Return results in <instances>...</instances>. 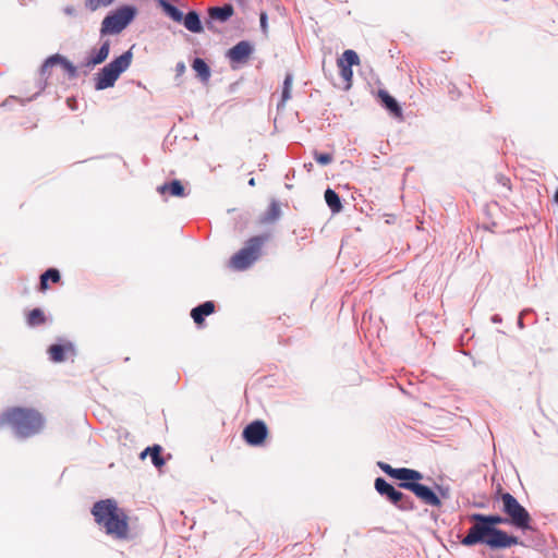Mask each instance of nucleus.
Wrapping results in <instances>:
<instances>
[{"mask_svg": "<svg viewBox=\"0 0 558 558\" xmlns=\"http://www.w3.org/2000/svg\"><path fill=\"white\" fill-rule=\"evenodd\" d=\"M472 526L468 534L461 539V544L466 547L476 544H485L490 548H508L519 544V538L508 535L505 531L490 527L485 521V514L472 513L469 515Z\"/></svg>", "mask_w": 558, "mask_h": 558, "instance_id": "1", "label": "nucleus"}, {"mask_svg": "<svg viewBox=\"0 0 558 558\" xmlns=\"http://www.w3.org/2000/svg\"><path fill=\"white\" fill-rule=\"evenodd\" d=\"M95 521L114 538H126L129 532L128 517L118 508L113 499L97 501L92 509Z\"/></svg>", "mask_w": 558, "mask_h": 558, "instance_id": "2", "label": "nucleus"}, {"mask_svg": "<svg viewBox=\"0 0 558 558\" xmlns=\"http://www.w3.org/2000/svg\"><path fill=\"white\" fill-rule=\"evenodd\" d=\"M5 424L12 427L17 437L27 438L43 428L44 418L35 410L13 408L0 415V427Z\"/></svg>", "mask_w": 558, "mask_h": 558, "instance_id": "3", "label": "nucleus"}, {"mask_svg": "<svg viewBox=\"0 0 558 558\" xmlns=\"http://www.w3.org/2000/svg\"><path fill=\"white\" fill-rule=\"evenodd\" d=\"M132 59L133 53L130 49L105 65L95 76V88L104 90L112 87L119 76L129 69Z\"/></svg>", "mask_w": 558, "mask_h": 558, "instance_id": "4", "label": "nucleus"}, {"mask_svg": "<svg viewBox=\"0 0 558 558\" xmlns=\"http://www.w3.org/2000/svg\"><path fill=\"white\" fill-rule=\"evenodd\" d=\"M268 235H257L248 239L245 245L230 259V267L235 270H245L260 256L263 245L268 241Z\"/></svg>", "mask_w": 558, "mask_h": 558, "instance_id": "5", "label": "nucleus"}, {"mask_svg": "<svg viewBox=\"0 0 558 558\" xmlns=\"http://www.w3.org/2000/svg\"><path fill=\"white\" fill-rule=\"evenodd\" d=\"M136 9L123 5L110 12L101 22L100 35H116L121 33L135 17Z\"/></svg>", "mask_w": 558, "mask_h": 558, "instance_id": "6", "label": "nucleus"}, {"mask_svg": "<svg viewBox=\"0 0 558 558\" xmlns=\"http://www.w3.org/2000/svg\"><path fill=\"white\" fill-rule=\"evenodd\" d=\"M500 499L502 512L507 515L509 523L519 530H530L531 515L529 511L510 493L501 494Z\"/></svg>", "mask_w": 558, "mask_h": 558, "instance_id": "7", "label": "nucleus"}, {"mask_svg": "<svg viewBox=\"0 0 558 558\" xmlns=\"http://www.w3.org/2000/svg\"><path fill=\"white\" fill-rule=\"evenodd\" d=\"M375 489L380 496H384L389 500L393 506H396L401 511H412L415 509L413 499L403 494L402 492L396 489L391 484H389L383 477H377L375 480Z\"/></svg>", "mask_w": 558, "mask_h": 558, "instance_id": "8", "label": "nucleus"}, {"mask_svg": "<svg viewBox=\"0 0 558 558\" xmlns=\"http://www.w3.org/2000/svg\"><path fill=\"white\" fill-rule=\"evenodd\" d=\"M401 488L412 492L425 505L430 507H440L441 500L439 496L429 487L416 482H402L399 484Z\"/></svg>", "mask_w": 558, "mask_h": 558, "instance_id": "9", "label": "nucleus"}, {"mask_svg": "<svg viewBox=\"0 0 558 558\" xmlns=\"http://www.w3.org/2000/svg\"><path fill=\"white\" fill-rule=\"evenodd\" d=\"M267 436L266 424L262 421H255L248 424L243 430V437L250 445H260Z\"/></svg>", "mask_w": 558, "mask_h": 558, "instance_id": "10", "label": "nucleus"}, {"mask_svg": "<svg viewBox=\"0 0 558 558\" xmlns=\"http://www.w3.org/2000/svg\"><path fill=\"white\" fill-rule=\"evenodd\" d=\"M110 52V41L105 40L99 49H93L88 57L85 59V61L82 63V66L92 70L96 65L101 64L105 62L109 56Z\"/></svg>", "mask_w": 558, "mask_h": 558, "instance_id": "11", "label": "nucleus"}, {"mask_svg": "<svg viewBox=\"0 0 558 558\" xmlns=\"http://www.w3.org/2000/svg\"><path fill=\"white\" fill-rule=\"evenodd\" d=\"M254 48L250 41L242 40L228 50L227 57L231 62L244 63L248 60Z\"/></svg>", "mask_w": 558, "mask_h": 558, "instance_id": "12", "label": "nucleus"}, {"mask_svg": "<svg viewBox=\"0 0 558 558\" xmlns=\"http://www.w3.org/2000/svg\"><path fill=\"white\" fill-rule=\"evenodd\" d=\"M56 64L62 65V68L68 72L70 77H75L77 75L76 66L60 54H53L46 59L40 69L41 75H46L48 70Z\"/></svg>", "mask_w": 558, "mask_h": 558, "instance_id": "13", "label": "nucleus"}, {"mask_svg": "<svg viewBox=\"0 0 558 558\" xmlns=\"http://www.w3.org/2000/svg\"><path fill=\"white\" fill-rule=\"evenodd\" d=\"M378 96L387 110L397 118L402 117V109L392 96H390L386 90H379Z\"/></svg>", "mask_w": 558, "mask_h": 558, "instance_id": "14", "label": "nucleus"}, {"mask_svg": "<svg viewBox=\"0 0 558 558\" xmlns=\"http://www.w3.org/2000/svg\"><path fill=\"white\" fill-rule=\"evenodd\" d=\"M182 22L185 28L192 33L199 34L203 32L199 15L195 11H190L186 15H183Z\"/></svg>", "mask_w": 558, "mask_h": 558, "instance_id": "15", "label": "nucleus"}, {"mask_svg": "<svg viewBox=\"0 0 558 558\" xmlns=\"http://www.w3.org/2000/svg\"><path fill=\"white\" fill-rule=\"evenodd\" d=\"M233 14V7L231 4H225L223 7H213L208 10V15L211 20L219 22H226Z\"/></svg>", "mask_w": 558, "mask_h": 558, "instance_id": "16", "label": "nucleus"}, {"mask_svg": "<svg viewBox=\"0 0 558 558\" xmlns=\"http://www.w3.org/2000/svg\"><path fill=\"white\" fill-rule=\"evenodd\" d=\"M215 310V305L211 301H206L203 304L194 307L191 312V316L196 324H201L205 316L210 315Z\"/></svg>", "mask_w": 558, "mask_h": 558, "instance_id": "17", "label": "nucleus"}, {"mask_svg": "<svg viewBox=\"0 0 558 558\" xmlns=\"http://www.w3.org/2000/svg\"><path fill=\"white\" fill-rule=\"evenodd\" d=\"M158 192L165 194L169 192L172 196L183 197L185 196L184 186L179 180H173L170 183L162 184L158 186Z\"/></svg>", "mask_w": 558, "mask_h": 558, "instance_id": "18", "label": "nucleus"}, {"mask_svg": "<svg viewBox=\"0 0 558 558\" xmlns=\"http://www.w3.org/2000/svg\"><path fill=\"white\" fill-rule=\"evenodd\" d=\"M193 70L196 72L198 78L206 83L210 78V69L208 64L201 58H195L192 63Z\"/></svg>", "mask_w": 558, "mask_h": 558, "instance_id": "19", "label": "nucleus"}, {"mask_svg": "<svg viewBox=\"0 0 558 558\" xmlns=\"http://www.w3.org/2000/svg\"><path fill=\"white\" fill-rule=\"evenodd\" d=\"M325 201L332 213H340L342 209V204L339 195L331 189H327L325 191Z\"/></svg>", "mask_w": 558, "mask_h": 558, "instance_id": "20", "label": "nucleus"}, {"mask_svg": "<svg viewBox=\"0 0 558 558\" xmlns=\"http://www.w3.org/2000/svg\"><path fill=\"white\" fill-rule=\"evenodd\" d=\"M161 453V447L158 445H155L154 447H147L142 453L141 457L145 458L146 454H149L151 458V462L156 468H160L165 464V460L160 456Z\"/></svg>", "mask_w": 558, "mask_h": 558, "instance_id": "21", "label": "nucleus"}, {"mask_svg": "<svg viewBox=\"0 0 558 558\" xmlns=\"http://www.w3.org/2000/svg\"><path fill=\"white\" fill-rule=\"evenodd\" d=\"M281 215V209L279 204L276 201H272L267 209V211L262 217V222L270 223L279 219Z\"/></svg>", "mask_w": 558, "mask_h": 558, "instance_id": "22", "label": "nucleus"}, {"mask_svg": "<svg viewBox=\"0 0 558 558\" xmlns=\"http://www.w3.org/2000/svg\"><path fill=\"white\" fill-rule=\"evenodd\" d=\"M159 5L167 13V15L171 17L174 22H182L183 13L178 8H175L166 0H159Z\"/></svg>", "mask_w": 558, "mask_h": 558, "instance_id": "23", "label": "nucleus"}, {"mask_svg": "<svg viewBox=\"0 0 558 558\" xmlns=\"http://www.w3.org/2000/svg\"><path fill=\"white\" fill-rule=\"evenodd\" d=\"M337 62H342L343 65L352 68L353 65L360 64V58L354 50L348 49L342 53Z\"/></svg>", "mask_w": 558, "mask_h": 558, "instance_id": "24", "label": "nucleus"}, {"mask_svg": "<svg viewBox=\"0 0 558 558\" xmlns=\"http://www.w3.org/2000/svg\"><path fill=\"white\" fill-rule=\"evenodd\" d=\"M58 282L60 280V272L54 268H49L40 276V288L47 289V281Z\"/></svg>", "mask_w": 558, "mask_h": 558, "instance_id": "25", "label": "nucleus"}, {"mask_svg": "<svg viewBox=\"0 0 558 558\" xmlns=\"http://www.w3.org/2000/svg\"><path fill=\"white\" fill-rule=\"evenodd\" d=\"M293 76L288 73L283 81L282 86V96H281V106H283L291 98V88H292Z\"/></svg>", "mask_w": 558, "mask_h": 558, "instance_id": "26", "label": "nucleus"}, {"mask_svg": "<svg viewBox=\"0 0 558 558\" xmlns=\"http://www.w3.org/2000/svg\"><path fill=\"white\" fill-rule=\"evenodd\" d=\"M64 347L61 344H52L49 350V356L52 362H62L64 361Z\"/></svg>", "mask_w": 558, "mask_h": 558, "instance_id": "27", "label": "nucleus"}, {"mask_svg": "<svg viewBox=\"0 0 558 558\" xmlns=\"http://www.w3.org/2000/svg\"><path fill=\"white\" fill-rule=\"evenodd\" d=\"M337 65L340 71V76L347 83L345 88H350L352 84L353 71L351 66L343 65L342 62H337Z\"/></svg>", "mask_w": 558, "mask_h": 558, "instance_id": "28", "label": "nucleus"}, {"mask_svg": "<svg viewBox=\"0 0 558 558\" xmlns=\"http://www.w3.org/2000/svg\"><path fill=\"white\" fill-rule=\"evenodd\" d=\"M45 320L44 313L39 308H34L29 312L27 323L29 326H37L43 324Z\"/></svg>", "mask_w": 558, "mask_h": 558, "instance_id": "29", "label": "nucleus"}, {"mask_svg": "<svg viewBox=\"0 0 558 558\" xmlns=\"http://www.w3.org/2000/svg\"><path fill=\"white\" fill-rule=\"evenodd\" d=\"M114 0H86V7L90 11H96L99 8L109 7Z\"/></svg>", "mask_w": 558, "mask_h": 558, "instance_id": "30", "label": "nucleus"}, {"mask_svg": "<svg viewBox=\"0 0 558 558\" xmlns=\"http://www.w3.org/2000/svg\"><path fill=\"white\" fill-rule=\"evenodd\" d=\"M485 521L488 523V525L490 527H496V525H498V524L509 523L507 518H504V517L497 515V514H490V515L485 514Z\"/></svg>", "mask_w": 558, "mask_h": 558, "instance_id": "31", "label": "nucleus"}, {"mask_svg": "<svg viewBox=\"0 0 558 558\" xmlns=\"http://www.w3.org/2000/svg\"><path fill=\"white\" fill-rule=\"evenodd\" d=\"M393 478L402 482H410V469L408 468H399L396 470L393 474Z\"/></svg>", "mask_w": 558, "mask_h": 558, "instance_id": "32", "label": "nucleus"}, {"mask_svg": "<svg viewBox=\"0 0 558 558\" xmlns=\"http://www.w3.org/2000/svg\"><path fill=\"white\" fill-rule=\"evenodd\" d=\"M315 160L320 165H329L332 161V155L327 153H314Z\"/></svg>", "mask_w": 558, "mask_h": 558, "instance_id": "33", "label": "nucleus"}, {"mask_svg": "<svg viewBox=\"0 0 558 558\" xmlns=\"http://www.w3.org/2000/svg\"><path fill=\"white\" fill-rule=\"evenodd\" d=\"M378 466L389 476L393 477V474L397 469L392 468L390 464L385 462H379Z\"/></svg>", "mask_w": 558, "mask_h": 558, "instance_id": "34", "label": "nucleus"}, {"mask_svg": "<svg viewBox=\"0 0 558 558\" xmlns=\"http://www.w3.org/2000/svg\"><path fill=\"white\" fill-rule=\"evenodd\" d=\"M436 488L438 490L439 498H449L450 489L448 487L437 486Z\"/></svg>", "mask_w": 558, "mask_h": 558, "instance_id": "35", "label": "nucleus"}, {"mask_svg": "<svg viewBox=\"0 0 558 558\" xmlns=\"http://www.w3.org/2000/svg\"><path fill=\"white\" fill-rule=\"evenodd\" d=\"M423 478V474L416 470L410 469V482L421 481Z\"/></svg>", "mask_w": 558, "mask_h": 558, "instance_id": "36", "label": "nucleus"}, {"mask_svg": "<svg viewBox=\"0 0 558 558\" xmlns=\"http://www.w3.org/2000/svg\"><path fill=\"white\" fill-rule=\"evenodd\" d=\"M185 70H186V66H185L184 62H178L175 64V74H177V76L183 75Z\"/></svg>", "mask_w": 558, "mask_h": 558, "instance_id": "37", "label": "nucleus"}, {"mask_svg": "<svg viewBox=\"0 0 558 558\" xmlns=\"http://www.w3.org/2000/svg\"><path fill=\"white\" fill-rule=\"evenodd\" d=\"M260 26H262L263 31L266 32V28H267V15H266V13H262L260 14Z\"/></svg>", "mask_w": 558, "mask_h": 558, "instance_id": "38", "label": "nucleus"}, {"mask_svg": "<svg viewBox=\"0 0 558 558\" xmlns=\"http://www.w3.org/2000/svg\"><path fill=\"white\" fill-rule=\"evenodd\" d=\"M63 12L68 15H75L76 11L73 7L68 5L63 9Z\"/></svg>", "mask_w": 558, "mask_h": 558, "instance_id": "39", "label": "nucleus"}, {"mask_svg": "<svg viewBox=\"0 0 558 558\" xmlns=\"http://www.w3.org/2000/svg\"><path fill=\"white\" fill-rule=\"evenodd\" d=\"M525 312H526V311H523V312L521 313V315H520L519 319H518V326H519V328H521V329L524 327L522 316H523V314H524Z\"/></svg>", "mask_w": 558, "mask_h": 558, "instance_id": "40", "label": "nucleus"}, {"mask_svg": "<svg viewBox=\"0 0 558 558\" xmlns=\"http://www.w3.org/2000/svg\"><path fill=\"white\" fill-rule=\"evenodd\" d=\"M492 322H493L494 324H499V323H501V317H500L499 315H494V316L492 317Z\"/></svg>", "mask_w": 558, "mask_h": 558, "instance_id": "41", "label": "nucleus"}, {"mask_svg": "<svg viewBox=\"0 0 558 558\" xmlns=\"http://www.w3.org/2000/svg\"><path fill=\"white\" fill-rule=\"evenodd\" d=\"M248 184L251 186H254L255 185V179L254 178L250 179Z\"/></svg>", "mask_w": 558, "mask_h": 558, "instance_id": "42", "label": "nucleus"}, {"mask_svg": "<svg viewBox=\"0 0 558 558\" xmlns=\"http://www.w3.org/2000/svg\"><path fill=\"white\" fill-rule=\"evenodd\" d=\"M555 202L558 203V190L555 193Z\"/></svg>", "mask_w": 558, "mask_h": 558, "instance_id": "43", "label": "nucleus"}, {"mask_svg": "<svg viewBox=\"0 0 558 558\" xmlns=\"http://www.w3.org/2000/svg\"><path fill=\"white\" fill-rule=\"evenodd\" d=\"M20 2L23 4V0H20Z\"/></svg>", "mask_w": 558, "mask_h": 558, "instance_id": "44", "label": "nucleus"}]
</instances>
